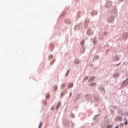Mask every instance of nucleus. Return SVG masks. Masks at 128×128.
<instances>
[{"label":"nucleus","mask_w":128,"mask_h":128,"mask_svg":"<svg viewBox=\"0 0 128 128\" xmlns=\"http://www.w3.org/2000/svg\"><path fill=\"white\" fill-rule=\"evenodd\" d=\"M114 121L115 122H122V118L120 116H116L114 118Z\"/></svg>","instance_id":"obj_1"},{"label":"nucleus","mask_w":128,"mask_h":128,"mask_svg":"<svg viewBox=\"0 0 128 128\" xmlns=\"http://www.w3.org/2000/svg\"><path fill=\"white\" fill-rule=\"evenodd\" d=\"M128 79L126 80V81H124L122 83V86H128Z\"/></svg>","instance_id":"obj_2"},{"label":"nucleus","mask_w":128,"mask_h":128,"mask_svg":"<svg viewBox=\"0 0 128 128\" xmlns=\"http://www.w3.org/2000/svg\"><path fill=\"white\" fill-rule=\"evenodd\" d=\"M90 86H96V84L94 82H92L90 84Z\"/></svg>","instance_id":"obj_3"},{"label":"nucleus","mask_w":128,"mask_h":128,"mask_svg":"<svg viewBox=\"0 0 128 128\" xmlns=\"http://www.w3.org/2000/svg\"><path fill=\"white\" fill-rule=\"evenodd\" d=\"M114 78H120V74L116 73L114 75Z\"/></svg>","instance_id":"obj_4"},{"label":"nucleus","mask_w":128,"mask_h":128,"mask_svg":"<svg viewBox=\"0 0 128 128\" xmlns=\"http://www.w3.org/2000/svg\"><path fill=\"white\" fill-rule=\"evenodd\" d=\"M100 91L101 94H104V88H100Z\"/></svg>","instance_id":"obj_5"},{"label":"nucleus","mask_w":128,"mask_h":128,"mask_svg":"<svg viewBox=\"0 0 128 128\" xmlns=\"http://www.w3.org/2000/svg\"><path fill=\"white\" fill-rule=\"evenodd\" d=\"M110 6H112V2H109L106 5V8H110Z\"/></svg>","instance_id":"obj_6"},{"label":"nucleus","mask_w":128,"mask_h":128,"mask_svg":"<svg viewBox=\"0 0 128 128\" xmlns=\"http://www.w3.org/2000/svg\"><path fill=\"white\" fill-rule=\"evenodd\" d=\"M96 80V78L94 77H91L90 79L89 82H92V80Z\"/></svg>","instance_id":"obj_7"},{"label":"nucleus","mask_w":128,"mask_h":128,"mask_svg":"<svg viewBox=\"0 0 128 128\" xmlns=\"http://www.w3.org/2000/svg\"><path fill=\"white\" fill-rule=\"evenodd\" d=\"M114 60H115L116 62H118V60H120V58H118V56H115Z\"/></svg>","instance_id":"obj_8"},{"label":"nucleus","mask_w":128,"mask_h":128,"mask_svg":"<svg viewBox=\"0 0 128 128\" xmlns=\"http://www.w3.org/2000/svg\"><path fill=\"white\" fill-rule=\"evenodd\" d=\"M124 116L126 117L128 116V113H124Z\"/></svg>","instance_id":"obj_9"},{"label":"nucleus","mask_w":128,"mask_h":128,"mask_svg":"<svg viewBox=\"0 0 128 128\" xmlns=\"http://www.w3.org/2000/svg\"><path fill=\"white\" fill-rule=\"evenodd\" d=\"M71 116H72V118H74V114H71Z\"/></svg>","instance_id":"obj_10"},{"label":"nucleus","mask_w":128,"mask_h":128,"mask_svg":"<svg viewBox=\"0 0 128 128\" xmlns=\"http://www.w3.org/2000/svg\"><path fill=\"white\" fill-rule=\"evenodd\" d=\"M95 100H96V102H98V98H95Z\"/></svg>","instance_id":"obj_11"},{"label":"nucleus","mask_w":128,"mask_h":128,"mask_svg":"<svg viewBox=\"0 0 128 128\" xmlns=\"http://www.w3.org/2000/svg\"><path fill=\"white\" fill-rule=\"evenodd\" d=\"M94 60H98V56H96V57H95L94 58Z\"/></svg>","instance_id":"obj_12"},{"label":"nucleus","mask_w":128,"mask_h":128,"mask_svg":"<svg viewBox=\"0 0 128 128\" xmlns=\"http://www.w3.org/2000/svg\"><path fill=\"white\" fill-rule=\"evenodd\" d=\"M128 122L126 121V122H125L124 124H126V126H128Z\"/></svg>","instance_id":"obj_13"},{"label":"nucleus","mask_w":128,"mask_h":128,"mask_svg":"<svg viewBox=\"0 0 128 128\" xmlns=\"http://www.w3.org/2000/svg\"><path fill=\"white\" fill-rule=\"evenodd\" d=\"M88 80V77H86L84 78V80Z\"/></svg>","instance_id":"obj_14"},{"label":"nucleus","mask_w":128,"mask_h":128,"mask_svg":"<svg viewBox=\"0 0 128 128\" xmlns=\"http://www.w3.org/2000/svg\"><path fill=\"white\" fill-rule=\"evenodd\" d=\"M107 128H112V126H107Z\"/></svg>","instance_id":"obj_15"},{"label":"nucleus","mask_w":128,"mask_h":128,"mask_svg":"<svg viewBox=\"0 0 128 128\" xmlns=\"http://www.w3.org/2000/svg\"><path fill=\"white\" fill-rule=\"evenodd\" d=\"M120 127L118 126H117L115 128H119Z\"/></svg>","instance_id":"obj_16"},{"label":"nucleus","mask_w":128,"mask_h":128,"mask_svg":"<svg viewBox=\"0 0 128 128\" xmlns=\"http://www.w3.org/2000/svg\"><path fill=\"white\" fill-rule=\"evenodd\" d=\"M121 0V2H124V0Z\"/></svg>","instance_id":"obj_17"}]
</instances>
